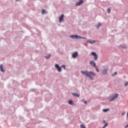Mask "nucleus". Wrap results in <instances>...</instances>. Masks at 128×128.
<instances>
[{
	"label": "nucleus",
	"instance_id": "obj_2",
	"mask_svg": "<svg viewBox=\"0 0 128 128\" xmlns=\"http://www.w3.org/2000/svg\"><path fill=\"white\" fill-rule=\"evenodd\" d=\"M118 98V94H116L110 96V97L108 98V100L109 102H114V100H116Z\"/></svg>",
	"mask_w": 128,
	"mask_h": 128
},
{
	"label": "nucleus",
	"instance_id": "obj_25",
	"mask_svg": "<svg viewBox=\"0 0 128 128\" xmlns=\"http://www.w3.org/2000/svg\"><path fill=\"white\" fill-rule=\"evenodd\" d=\"M124 86H128V82L124 84Z\"/></svg>",
	"mask_w": 128,
	"mask_h": 128
},
{
	"label": "nucleus",
	"instance_id": "obj_24",
	"mask_svg": "<svg viewBox=\"0 0 128 128\" xmlns=\"http://www.w3.org/2000/svg\"><path fill=\"white\" fill-rule=\"evenodd\" d=\"M108 123H106L102 128H105L108 126Z\"/></svg>",
	"mask_w": 128,
	"mask_h": 128
},
{
	"label": "nucleus",
	"instance_id": "obj_33",
	"mask_svg": "<svg viewBox=\"0 0 128 128\" xmlns=\"http://www.w3.org/2000/svg\"><path fill=\"white\" fill-rule=\"evenodd\" d=\"M18 0H16V2H18Z\"/></svg>",
	"mask_w": 128,
	"mask_h": 128
},
{
	"label": "nucleus",
	"instance_id": "obj_19",
	"mask_svg": "<svg viewBox=\"0 0 128 128\" xmlns=\"http://www.w3.org/2000/svg\"><path fill=\"white\" fill-rule=\"evenodd\" d=\"M118 73L116 72H114V74H112V76H116Z\"/></svg>",
	"mask_w": 128,
	"mask_h": 128
},
{
	"label": "nucleus",
	"instance_id": "obj_5",
	"mask_svg": "<svg viewBox=\"0 0 128 128\" xmlns=\"http://www.w3.org/2000/svg\"><path fill=\"white\" fill-rule=\"evenodd\" d=\"M55 68L57 70L58 72H62V67L60 66L58 64H55Z\"/></svg>",
	"mask_w": 128,
	"mask_h": 128
},
{
	"label": "nucleus",
	"instance_id": "obj_9",
	"mask_svg": "<svg viewBox=\"0 0 128 128\" xmlns=\"http://www.w3.org/2000/svg\"><path fill=\"white\" fill-rule=\"evenodd\" d=\"M90 64L92 66H93L94 68H95L96 66V62L94 60H91L90 62Z\"/></svg>",
	"mask_w": 128,
	"mask_h": 128
},
{
	"label": "nucleus",
	"instance_id": "obj_27",
	"mask_svg": "<svg viewBox=\"0 0 128 128\" xmlns=\"http://www.w3.org/2000/svg\"><path fill=\"white\" fill-rule=\"evenodd\" d=\"M36 90V89H32L31 92H34Z\"/></svg>",
	"mask_w": 128,
	"mask_h": 128
},
{
	"label": "nucleus",
	"instance_id": "obj_26",
	"mask_svg": "<svg viewBox=\"0 0 128 128\" xmlns=\"http://www.w3.org/2000/svg\"><path fill=\"white\" fill-rule=\"evenodd\" d=\"M122 48H128L126 46H122Z\"/></svg>",
	"mask_w": 128,
	"mask_h": 128
},
{
	"label": "nucleus",
	"instance_id": "obj_22",
	"mask_svg": "<svg viewBox=\"0 0 128 128\" xmlns=\"http://www.w3.org/2000/svg\"><path fill=\"white\" fill-rule=\"evenodd\" d=\"M94 68H95L96 70V72H100V70H98V67L96 66Z\"/></svg>",
	"mask_w": 128,
	"mask_h": 128
},
{
	"label": "nucleus",
	"instance_id": "obj_21",
	"mask_svg": "<svg viewBox=\"0 0 128 128\" xmlns=\"http://www.w3.org/2000/svg\"><path fill=\"white\" fill-rule=\"evenodd\" d=\"M108 110H110V109H104L103 110V112H108Z\"/></svg>",
	"mask_w": 128,
	"mask_h": 128
},
{
	"label": "nucleus",
	"instance_id": "obj_29",
	"mask_svg": "<svg viewBox=\"0 0 128 128\" xmlns=\"http://www.w3.org/2000/svg\"><path fill=\"white\" fill-rule=\"evenodd\" d=\"M126 114V112H124V113L122 114V116H124Z\"/></svg>",
	"mask_w": 128,
	"mask_h": 128
},
{
	"label": "nucleus",
	"instance_id": "obj_11",
	"mask_svg": "<svg viewBox=\"0 0 128 128\" xmlns=\"http://www.w3.org/2000/svg\"><path fill=\"white\" fill-rule=\"evenodd\" d=\"M96 42V41L94 40H88L86 41V42H88V44H94V42Z\"/></svg>",
	"mask_w": 128,
	"mask_h": 128
},
{
	"label": "nucleus",
	"instance_id": "obj_14",
	"mask_svg": "<svg viewBox=\"0 0 128 128\" xmlns=\"http://www.w3.org/2000/svg\"><path fill=\"white\" fill-rule=\"evenodd\" d=\"M0 70L2 72H4V68L2 67V64H1L0 65Z\"/></svg>",
	"mask_w": 128,
	"mask_h": 128
},
{
	"label": "nucleus",
	"instance_id": "obj_8",
	"mask_svg": "<svg viewBox=\"0 0 128 128\" xmlns=\"http://www.w3.org/2000/svg\"><path fill=\"white\" fill-rule=\"evenodd\" d=\"M64 15L62 14L59 18V22L62 23L64 22Z\"/></svg>",
	"mask_w": 128,
	"mask_h": 128
},
{
	"label": "nucleus",
	"instance_id": "obj_4",
	"mask_svg": "<svg viewBox=\"0 0 128 128\" xmlns=\"http://www.w3.org/2000/svg\"><path fill=\"white\" fill-rule=\"evenodd\" d=\"M78 56V52H75L74 53L72 54V58H76Z\"/></svg>",
	"mask_w": 128,
	"mask_h": 128
},
{
	"label": "nucleus",
	"instance_id": "obj_16",
	"mask_svg": "<svg viewBox=\"0 0 128 128\" xmlns=\"http://www.w3.org/2000/svg\"><path fill=\"white\" fill-rule=\"evenodd\" d=\"M100 26H102V24L98 23V25L96 26V28L99 29Z\"/></svg>",
	"mask_w": 128,
	"mask_h": 128
},
{
	"label": "nucleus",
	"instance_id": "obj_20",
	"mask_svg": "<svg viewBox=\"0 0 128 128\" xmlns=\"http://www.w3.org/2000/svg\"><path fill=\"white\" fill-rule=\"evenodd\" d=\"M80 128H86V126H84V124H80Z\"/></svg>",
	"mask_w": 128,
	"mask_h": 128
},
{
	"label": "nucleus",
	"instance_id": "obj_30",
	"mask_svg": "<svg viewBox=\"0 0 128 128\" xmlns=\"http://www.w3.org/2000/svg\"><path fill=\"white\" fill-rule=\"evenodd\" d=\"M128 128V124H127L126 126H125V128Z\"/></svg>",
	"mask_w": 128,
	"mask_h": 128
},
{
	"label": "nucleus",
	"instance_id": "obj_6",
	"mask_svg": "<svg viewBox=\"0 0 128 128\" xmlns=\"http://www.w3.org/2000/svg\"><path fill=\"white\" fill-rule=\"evenodd\" d=\"M91 54L94 56V60H98V55L95 52H92Z\"/></svg>",
	"mask_w": 128,
	"mask_h": 128
},
{
	"label": "nucleus",
	"instance_id": "obj_31",
	"mask_svg": "<svg viewBox=\"0 0 128 128\" xmlns=\"http://www.w3.org/2000/svg\"><path fill=\"white\" fill-rule=\"evenodd\" d=\"M104 124H106V120L103 121Z\"/></svg>",
	"mask_w": 128,
	"mask_h": 128
},
{
	"label": "nucleus",
	"instance_id": "obj_17",
	"mask_svg": "<svg viewBox=\"0 0 128 128\" xmlns=\"http://www.w3.org/2000/svg\"><path fill=\"white\" fill-rule=\"evenodd\" d=\"M50 58V54L48 55L47 56H46L45 57V58H46V60H48V58Z\"/></svg>",
	"mask_w": 128,
	"mask_h": 128
},
{
	"label": "nucleus",
	"instance_id": "obj_1",
	"mask_svg": "<svg viewBox=\"0 0 128 128\" xmlns=\"http://www.w3.org/2000/svg\"><path fill=\"white\" fill-rule=\"evenodd\" d=\"M81 74H82L85 76H87V78H89L91 80H94V76H96V74L94 73V72H88L86 71H81Z\"/></svg>",
	"mask_w": 128,
	"mask_h": 128
},
{
	"label": "nucleus",
	"instance_id": "obj_3",
	"mask_svg": "<svg viewBox=\"0 0 128 128\" xmlns=\"http://www.w3.org/2000/svg\"><path fill=\"white\" fill-rule=\"evenodd\" d=\"M70 38H75L76 40H80V38H84V40H86V37H82L78 35H70Z\"/></svg>",
	"mask_w": 128,
	"mask_h": 128
},
{
	"label": "nucleus",
	"instance_id": "obj_32",
	"mask_svg": "<svg viewBox=\"0 0 128 128\" xmlns=\"http://www.w3.org/2000/svg\"><path fill=\"white\" fill-rule=\"evenodd\" d=\"M84 99H83V100H82V102H84Z\"/></svg>",
	"mask_w": 128,
	"mask_h": 128
},
{
	"label": "nucleus",
	"instance_id": "obj_7",
	"mask_svg": "<svg viewBox=\"0 0 128 128\" xmlns=\"http://www.w3.org/2000/svg\"><path fill=\"white\" fill-rule=\"evenodd\" d=\"M84 4V0H80L78 2H77L75 6H80L81 4Z\"/></svg>",
	"mask_w": 128,
	"mask_h": 128
},
{
	"label": "nucleus",
	"instance_id": "obj_12",
	"mask_svg": "<svg viewBox=\"0 0 128 128\" xmlns=\"http://www.w3.org/2000/svg\"><path fill=\"white\" fill-rule=\"evenodd\" d=\"M72 96H76V98H80V95L78 93L72 92Z\"/></svg>",
	"mask_w": 128,
	"mask_h": 128
},
{
	"label": "nucleus",
	"instance_id": "obj_28",
	"mask_svg": "<svg viewBox=\"0 0 128 128\" xmlns=\"http://www.w3.org/2000/svg\"><path fill=\"white\" fill-rule=\"evenodd\" d=\"M84 104H88V102L84 101Z\"/></svg>",
	"mask_w": 128,
	"mask_h": 128
},
{
	"label": "nucleus",
	"instance_id": "obj_23",
	"mask_svg": "<svg viewBox=\"0 0 128 128\" xmlns=\"http://www.w3.org/2000/svg\"><path fill=\"white\" fill-rule=\"evenodd\" d=\"M108 14H110V8H108Z\"/></svg>",
	"mask_w": 128,
	"mask_h": 128
},
{
	"label": "nucleus",
	"instance_id": "obj_10",
	"mask_svg": "<svg viewBox=\"0 0 128 128\" xmlns=\"http://www.w3.org/2000/svg\"><path fill=\"white\" fill-rule=\"evenodd\" d=\"M108 69L105 68L102 70V74H108Z\"/></svg>",
	"mask_w": 128,
	"mask_h": 128
},
{
	"label": "nucleus",
	"instance_id": "obj_13",
	"mask_svg": "<svg viewBox=\"0 0 128 128\" xmlns=\"http://www.w3.org/2000/svg\"><path fill=\"white\" fill-rule=\"evenodd\" d=\"M68 104H70L71 106H74V102H72V100H70L68 102Z\"/></svg>",
	"mask_w": 128,
	"mask_h": 128
},
{
	"label": "nucleus",
	"instance_id": "obj_15",
	"mask_svg": "<svg viewBox=\"0 0 128 128\" xmlns=\"http://www.w3.org/2000/svg\"><path fill=\"white\" fill-rule=\"evenodd\" d=\"M48 14V12H46V10L43 9V10H42V14Z\"/></svg>",
	"mask_w": 128,
	"mask_h": 128
},
{
	"label": "nucleus",
	"instance_id": "obj_18",
	"mask_svg": "<svg viewBox=\"0 0 128 128\" xmlns=\"http://www.w3.org/2000/svg\"><path fill=\"white\" fill-rule=\"evenodd\" d=\"M61 68H62L64 70H66V65H62Z\"/></svg>",
	"mask_w": 128,
	"mask_h": 128
}]
</instances>
